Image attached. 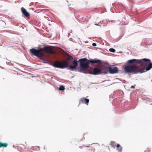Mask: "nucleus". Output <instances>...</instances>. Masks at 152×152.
Here are the masks:
<instances>
[{
  "mask_svg": "<svg viewBox=\"0 0 152 152\" xmlns=\"http://www.w3.org/2000/svg\"><path fill=\"white\" fill-rule=\"evenodd\" d=\"M127 63L130 65L123 66L124 71L126 73H142L149 70L152 68V63L151 60L147 58L133 59L128 60Z\"/></svg>",
  "mask_w": 152,
  "mask_h": 152,
  "instance_id": "1",
  "label": "nucleus"
},
{
  "mask_svg": "<svg viewBox=\"0 0 152 152\" xmlns=\"http://www.w3.org/2000/svg\"><path fill=\"white\" fill-rule=\"evenodd\" d=\"M73 65H69V63L67 61H57L54 62L52 65L54 67L60 69H64L69 67V69L71 71L75 69L78 66L77 61L74 60L72 62Z\"/></svg>",
  "mask_w": 152,
  "mask_h": 152,
  "instance_id": "2",
  "label": "nucleus"
},
{
  "mask_svg": "<svg viewBox=\"0 0 152 152\" xmlns=\"http://www.w3.org/2000/svg\"><path fill=\"white\" fill-rule=\"evenodd\" d=\"M30 52L36 57H45V53L50 54L52 53V50L48 46H44L39 49L32 48L30 49Z\"/></svg>",
  "mask_w": 152,
  "mask_h": 152,
  "instance_id": "3",
  "label": "nucleus"
},
{
  "mask_svg": "<svg viewBox=\"0 0 152 152\" xmlns=\"http://www.w3.org/2000/svg\"><path fill=\"white\" fill-rule=\"evenodd\" d=\"M87 60V59L86 58H81L78 60V61L80 63V66L81 68L85 69H88L89 67V64L90 63H96L101 61L99 60L91 59L86 61Z\"/></svg>",
  "mask_w": 152,
  "mask_h": 152,
  "instance_id": "4",
  "label": "nucleus"
},
{
  "mask_svg": "<svg viewBox=\"0 0 152 152\" xmlns=\"http://www.w3.org/2000/svg\"><path fill=\"white\" fill-rule=\"evenodd\" d=\"M103 69L107 70L108 68L107 67H104L103 66L101 67L100 69L97 67L94 68L92 72H89V74L91 75H97L102 74H107V71L103 72L102 70Z\"/></svg>",
  "mask_w": 152,
  "mask_h": 152,
  "instance_id": "5",
  "label": "nucleus"
},
{
  "mask_svg": "<svg viewBox=\"0 0 152 152\" xmlns=\"http://www.w3.org/2000/svg\"><path fill=\"white\" fill-rule=\"evenodd\" d=\"M109 71L110 73L114 74L117 73L118 69L117 67H115L113 68L109 67Z\"/></svg>",
  "mask_w": 152,
  "mask_h": 152,
  "instance_id": "6",
  "label": "nucleus"
},
{
  "mask_svg": "<svg viewBox=\"0 0 152 152\" xmlns=\"http://www.w3.org/2000/svg\"><path fill=\"white\" fill-rule=\"evenodd\" d=\"M89 102V99H86L84 98H81L80 101L79 103V104H80L81 103H84L86 104L87 105H88Z\"/></svg>",
  "mask_w": 152,
  "mask_h": 152,
  "instance_id": "7",
  "label": "nucleus"
},
{
  "mask_svg": "<svg viewBox=\"0 0 152 152\" xmlns=\"http://www.w3.org/2000/svg\"><path fill=\"white\" fill-rule=\"evenodd\" d=\"M21 10L23 14L25 16H26V17H28L30 16V15L29 13L25 9H24L23 7H22L21 8Z\"/></svg>",
  "mask_w": 152,
  "mask_h": 152,
  "instance_id": "8",
  "label": "nucleus"
},
{
  "mask_svg": "<svg viewBox=\"0 0 152 152\" xmlns=\"http://www.w3.org/2000/svg\"><path fill=\"white\" fill-rule=\"evenodd\" d=\"M8 145V144L6 143H1L0 142V148L1 147H6Z\"/></svg>",
  "mask_w": 152,
  "mask_h": 152,
  "instance_id": "9",
  "label": "nucleus"
},
{
  "mask_svg": "<svg viewBox=\"0 0 152 152\" xmlns=\"http://www.w3.org/2000/svg\"><path fill=\"white\" fill-rule=\"evenodd\" d=\"M65 89L64 87L63 86H60L59 89L60 91H64Z\"/></svg>",
  "mask_w": 152,
  "mask_h": 152,
  "instance_id": "10",
  "label": "nucleus"
},
{
  "mask_svg": "<svg viewBox=\"0 0 152 152\" xmlns=\"http://www.w3.org/2000/svg\"><path fill=\"white\" fill-rule=\"evenodd\" d=\"M110 145L112 147H114L115 145V142H111Z\"/></svg>",
  "mask_w": 152,
  "mask_h": 152,
  "instance_id": "11",
  "label": "nucleus"
},
{
  "mask_svg": "<svg viewBox=\"0 0 152 152\" xmlns=\"http://www.w3.org/2000/svg\"><path fill=\"white\" fill-rule=\"evenodd\" d=\"M109 51L112 52H115V50L114 48H111L109 49Z\"/></svg>",
  "mask_w": 152,
  "mask_h": 152,
  "instance_id": "12",
  "label": "nucleus"
},
{
  "mask_svg": "<svg viewBox=\"0 0 152 152\" xmlns=\"http://www.w3.org/2000/svg\"><path fill=\"white\" fill-rule=\"evenodd\" d=\"M118 152H121L122 151V148L121 147H119V148H118Z\"/></svg>",
  "mask_w": 152,
  "mask_h": 152,
  "instance_id": "13",
  "label": "nucleus"
},
{
  "mask_svg": "<svg viewBox=\"0 0 152 152\" xmlns=\"http://www.w3.org/2000/svg\"><path fill=\"white\" fill-rule=\"evenodd\" d=\"M92 45L93 46L95 47V46H96V43H92Z\"/></svg>",
  "mask_w": 152,
  "mask_h": 152,
  "instance_id": "14",
  "label": "nucleus"
},
{
  "mask_svg": "<svg viewBox=\"0 0 152 152\" xmlns=\"http://www.w3.org/2000/svg\"><path fill=\"white\" fill-rule=\"evenodd\" d=\"M117 148H119V147H121L119 144H118L117 145Z\"/></svg>",
  "mask_w": 152,
  "mask_h": 152,
  "instance_id": "15",
  "label": "nucleus"
},
{
  "mask_svg": "<svg viewBox=\"0 0 152 152\" xmlns=\"http://www.w3.org/2000/svg\"><path fill=\"white\" fill-rule=\"evenodd\" d=\"M94 24L96 26H100V25L98 24H97L96 23H95Z\"/></svg>",
  "mask_w": 152,
  "mask_h": 152,
  "instance_id": "16",
  "label": "nucleus"
},
{
  "mask_svg": "<svg viewBox=\"0 0 152 152\" xmlns=\"http://www.w3.org/2000/svg\"><path fill=\"white\" fill-rule=\"evenodd\" d=\"M134 88V86H131L130 88Z\"/></svg>",
  "mask_w": 152,
  "mask_h": 152,
  "instance_id": "17",
  "label": "nucleus"
},
{
  "mask_svg": "<svg viewBox=\"0 0 152 152\" xmlns=\"http://www.w3.org/2000/svg\"><path fill=\"white\" fill-rule=\"evenodd\" d=\"M70 58L72 59H73V58L72 57V56H70Z\"/></svg>",
  "mask_w": 152,
  "mask_h": 152,
  "instance_id": "18",
  "label": "nucleus"
}]
</instances>
